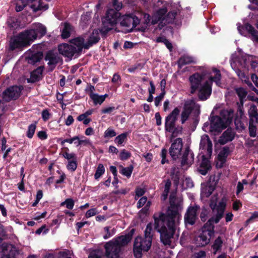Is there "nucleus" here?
Segmentation results:
<instances>
[{
    "instance_id": "1",
    "label": "nucleus",
    "mask_w": 258,
    "mask_h": 258,
    "mask_svg": "<svg viewBox=\"0 0 258 258\" xmlns=\"http://www.w3.org/2000/svg\"><path fill=\"white\" fill-rule=\"evenodd\" d=\"M181 202L171 204L167 214L160 213L155 214L154 228L160 233V239L164 245H170L177 228L181 219L180 213L182 210Z\"/></svg>"
},
{
    "instance_id": "2",
    "label": "nucleus",
    "mask_w": 258,
    "mask_h": 258,
    "mask_svg": "<svg viewBox=\"0 0 258 258\" xmlns=\"http://www.w3.org/2000/svg\"><path fill=\"white\" fill-rule=\"evenodd\" d=\"M46 33V27L40 23H36L32 28L20 33L12 38L10 47L12 50L22 46L30 45L37 38H41Z\"/></svg>"
},
{
    "instance_id": "3",
    "label": "nucleus",
    "mask_w": 258,
    "mask_h": 258,
    "mask_svg": "<svg viewBox=\"0 0 258 258\" xmlns=\"http://www.w3.org/2000/svg\"><path fill=\"white\" fill-rule=\"evenodd\" d=\"M217 196L212 197L210 200V207L212 210L213 216L204 224L201 228L202 231L207 232L208 234L213 236L214 234V223H218L224 216L226 206V200L222 198L217 205Z\"/></svg>"
},
{
    "instance_id": "4",
    "label": "nucleus",
    "mask_w": 258,
    "mask_h": 258,
    "mask_svg": "<svg viewBox=\"0 0 258 258\" xmlns=\"http://www.w3.org/2000/svg\"><path fill=\"white\" fill-rule=\"evenodd\" d=\"M189 81L190 85V93L194 94L198 89V97L200 100H206L211 95L212 86L208 81H206L203 84V76L199 73H195L190 76Z\"/></svg>"
},
{
    "instance_id": "5",
    "label": "nucleus",
    "mask_w": 258,
    "mask_h": 258,
    "mask_svg": "<svg viewBox=\"0 0 258 258\" xmlns=\"http://www.w3.org/2000/svg\"><path fill=\"white\" fill-rule=\"evenodd\" d=\"M220 115L211 117L210 132L219 133L225 128L232 121L234 111L231 109H223L221 111Z\"/></svg>"
},
{
    "instance_id": "6",
    "label": "nucleus",
    "mask_w": 258,
    "mask_h": 258,
    "mask_svg": "<svg viewBox=\"0 0 258 258\" xmlns=\"http://www.w3.org/2000/svg\"><path fill=\"white\" fill-rule=\"evenodd\" d=\"M113 7L116 11L113 9L108 10L105 16L102 19V26L100 32L105 34L112 29L117 23V21L120 17V14L118 12L122 8V4L118 2L117 0H113Z\"/></svg>"
},
{
    "instance_id": "7",
    "label": "nucleus",
    "mask_w": 258,
    "mask_h": 258,
    "mask_svg": "<svg viewBox=\"0 0 258 258\" xmlns=\"http://www.w3.org/2000/svg\"><path fill=\"white\" fill-rule=\"evenodd\" d=\"M131 240L130 235H121L107 242L104 246L107 258H118L122 247Z\"/></svg>"
},
{
    "instance_id": "8",
    "label": "nucleus",
    "mask_w": 258,
    "mask_h": 258,
    "mask_svg": "<svg viewBox=\"0 0 258 258\" xmlns=\"http://www.w3.org/2000/svg\"><path fill=\"white\" fill-rule=\"evenodd\" d=\"M178 10H172L169 12L166 15L167 10L166 8H163L158 10L151 19V23L155 24L159 21H161L162 24L165 25L168 23H173L179 24L175 21L176 16L177 15ZM144 17L147 19L146 23H149L151 21V17L149 14H145Z\"/></svg>"
},
{
    "instance_id": "9",
    "label": "nucleus",
    "mask_w": 258,
    "mask_h": 258,
    "mask_svg": "<svg viewBox=\"0 0 258 258\" xmlns=\"http://www.w3.org/2000/svg\"><path fill=\"white\" fill-rule=\"evenodd\" d=\"M152 241L145 237L138 236L135 239L134 253L136 258L142 257L143 251H148L151 248Z\"/></svg>"
},
{
    "instance_id": "10",
    "label": "nucleus",
    "mask_w": 258,
    "mask_h": 258,
    "mask_svg": "<svg viewBox=\"0 0 258 258\" xmlns=\"http://www.w3.org/2000/svg\"><path fill=\"white\" fill-rule=\"evenodd\" d=\"M193 110H195L199 114L200 113V105L194 101L190 100L186 101L184 105L183 110L181 113V122L182 124L187 120L189 115Z\"/></svg>"
},
{
    "instance_id": "11",
    "label": "nucleus",
    "mask_w": 258,
    "mask_h": 258,
    "mask_svg": "<svg viewBox=\"0 0 258 258\" xmlns=\"http://www.w3.org/2000/svg\"><path fill=\"white\" fill-rule=\"evenodd\" d=\"M120 24L126 28V31L130 32L140 22V19L133 14L126 15L120 18Z\"/></svg>"
},
{
    "instance_id": "12",
    "label": "nucleus",
    "mask_w": 258,
    "mask_h": 258,
    "mask_svg": "<svg viewBox=\"0 0 258 258\" xmlns=\"http://www.w3.org/2000/svg\"><path fill=\"white\" fill-rule=\"evenodd\" d=\"M200 208V206L196 204L188 208L184 217L186 226L187 225H193L195 223L198 218V214Z\"/></svg>"
},
{
    "instance_id": "13",
    "label": "nucleus",
    "mask_w": 258,
    "mask_h": 258,
    "mask_svg": "<svg viewBox=\"0 0 258 258\" xmlns=\"http://www.w3.org/2000/svg\"><path fill=\"white\" fill-rule=\"evenodd\" d=\"M180 113L178 107L175 108L173 111L166 117L165 129L166 131L172 133L175 128V122Z\"/></svg>"
},
{
    "instance_id": "14",
    "label": "nucleus",
    "mask_w": 258,
    "mask_h": 258,
    "mask_svg": "<svg viewBox=\"0 0 258 258\" xmlns=\"http://www.w3.org/2000/svg\"><path fill=\"white\" fill-rule=\"evenodd\" d=\"M238 62L241 68L245 70H248L250 67L253 69L258 68V60L251 55L247 54L242 55L238 58Z\"/></svg>"
},
{
    "instance_id": "15",
    "label": "nucleus",
    "mask_w": 258,
    "mask_h": 258,
    "mask_svg": "<svg viewBox=\"0 0 258 258\" xmlns=\"http://www.w3.org/2000/svg\"><path fill=\"white\" fill-rule=\"evenodd\" d=\"M18 250L11 244L4 243L0 246V258H16Z\"/></svg>"
},
{
    "instance_id": "16",
    "label": "nucleus",
    "mask_w": 258,
    "mask_h": 258,
    "mask_svg": "<svg viewBox=\"0 0 258 258\" xmlns=\"http://www.w3.org/2000/svg\"><path fill=\"white\" fill-rule=\"evenodd\" d=\"M212 143L207 135H203L201 137L200 150L201 153L206 154L208 157H211L212 153Z\"/></svg>"
},
{
    "instance_id": "17",
    "label": "nucleus",
    "mask_w": 258,
    "mask_h": 258,
    "mask_svg": "<svg viewBox=\"0 0 258 258\" xmlns=\"http://www.w3.org/2000/svg\"><path fill=\"white\" fill-rule=\"evenodd\" d=\"M22 90V87L17 86H12L3 92V99L6 101L15 100L20 96Z\"/></svg>"
},
{
    "instance_id": "18",
    "label": "nucleus",
    "mask_w": 258,
    "mask_h": 258,
    "mask_svg": "<svg viewBox=\"0 0 258 258\" xmlns=\"http://www.w3.org/2000/svg\"><path fill=\"white\" fill-rule=\"evenodd\" d=\"M237 29L239 33L243 36L248 34L251 35V39L258 42V31H257L251 25L246 24L244 26H240L237 24Z\"/></svg>"
},
{
    "instance_id": "19",
    "label": "nucleus",
    "mask_w": 258,
    "mask_h": 258,
    "mask_svg": "<svg viewBox=\"0 0 258 258\" xmlns=\"http://www.w3.org/2000/svg\"><path fill=\"white\" fill-rule=\"evenodd\" d=\"M183 147V142L181 138L175 139L169 148V153L173 160L177 159L181 154Z\"/></svg>"
},
{
    "instance_id": "20",
    "label": "nucleus",
    "mask_w": 258,
    "mask_h": 258,
    "mask_svg": "<svg viewBox=\"0 0 258 258\" xmlns=\"http://www.w3.org/2000/svg\"><path fill=\"white\" fill-rule=\"evenodd\" d=\"M206 232L201 230L198 235L195 237V243L197 246L202 247L209 243L213 236Z\"/></svg>"
},
{
    "instance_id": "21",
    "label": "nucleus",
    "mask_w": 258,
    "mask_h": 258,
    "mask_svg": "<svg viewBox=\"0 0 258 258\" xmlns=\"http://www.w3.org/2000/svg\"><path fill=\"white\" fill-rule=\"evenodd\" d=\"M45 59L48 61L47 64L51 71L53 70L56 64L61 60L58 54L52 51H49L46 53Z\"/></svg>"
},
{
    "instance_id": "22",
    "label": "nucleus",
    "mask_w": 258,
    "mask_h": 258,
    "mask_svg": "<svg viewBox=\"0 0 258 258\" xmlns=\"http://www.w3.org/2000/svg\"><path fill=\"white\" fill-rule=\"evenodd\" d=\"M58 49L60 54L70 58L77 53L74 46L66 43L59 45Z\"/></svg>"
},
{
    "instance_id": "23",
    "label": "nucleus",
    "mask_w": 258,
    "mask_h": 258,
    "mask_svg": "<svg viewBox=\"0 0 258 258\" xmlns=\"http://www.w3.org/2000/svg\"><path fill=\"white\" fill-rule=\"evenodd\" d=\"M194 160V155L192 152L188 148H186L182 157L181 165L183 166L189 167L193 163Z\"/></svg>"
},
{
    "instance_id": "24",
    "label": "nucleus",
    "mask_w": 258,
    "mask_h": 258,
    "mask_svg": "<svg viewBox=\"0 0 258 258\" xmlns=\"http://www.w3.org/2000/svg\"><path fill=\"white\" fill-rule=\"evenodd\" d=\"M235 132L231 128H228L220 137L219 142L224 145L228 142L231 141L234 138Z\"/></svg>"
},
{
    "instance_id": "25",
    "label": "nucleus",
    "mask_w": 258,
    "mask_h": 258,
    "mask_svg": "<svg viewBox=\"0 0 258 258\" xmlns=\"http://www.w3.org/2000/svg\"><path fill=\"white\" fill-rule=\"evenodd\" d=\"M234 69L235 70V73L238 76L239 78L241 79L242 81L244 82L251 90L254 91L256 93H258L257 90L253 86L252 84L250 82L248 77L245 74V73L240 70V69L239 68Z\"/></svg>"
},
{
    "instance_id": "26",
    "label": "nucleus",
    "mask_w": 258,
    "mask_h": 258,
    "mask_svg": "<svg viewBox=\"0 0 258 258\" xmlns=\"http://www.w3.org/2000/svg\"><path fill=\"white\" fill-rule=\"evenodd\" d=\"M202 157V161L199 169V171L201 174L205 175L207 173L208 171L211 169V166L209 161L207 158L209 157L206 155V154H203Z\"/></svg>"
},
{
    "instance_id": "27",
    "label": "nucleus",
    "mask_w": 258,
    "mask_h": 258,
    "mask_svg": "<svg viewBox=\"0 0 258 258\" xmlns=\"http://www.w3.org/2000/svg\"><path fill=\"white\" fill-rule=\"evenodd\" d=\"M100 39L99 31L98 30H94L90 35L88 41L85 43L84 48L88 49L92 45L96 43Z\"/></svg>"
},
{
    "instance_id": "28",
    "label": "nucleus",
    "mask_w": 258,
    "mask_h": 258,
    "mask_svg": "<svg viewBox=\"0 0 258 258\" xmlns=\"http://www.w3.org/2000/svg\"><path fill=\"white\" fill-rule=\"evenodd\" d=\"M71 43L73 45V46H75L77 53L81 51L85 45L84 39L81 37H78L71 40Z\"/></svg>"
},
{
    "instance_id": "29",
    "label": "nucleus",
    "mask_w": 258,
    "mask_h": 258,
    "mask_svg": "<svg viewBox=\"0 0 258 258\" xmlns=\"http://www.w3.org/2000/svg\"><path fill=\"white\" fill-rule=\"evenodd\" d=\"M249 122H258V112L255 105H251L248 110Z\"/></svg>"
},
{
    "instance_id": "30",
    "label": "nucleus",
    "mask_w": 258,
    "mask_h": 258,
    "mask_svg": "<svg viewBox=\"0 0 258 258\" xmlns=\"http://www.w3.org/2000/svg\"><path fill=\"white\" fill-rule=\"evenodd\" d=\"M43 68L42 67H38L33 71L31 74L30 80L32 82H35L40 80L42 77V73Z\"/></svg>"
},
{
    "instance_id": "31",
    "label": "nucleus",
    "mask_w": 258,
    "mask_h": 258,
    "mask_svg": "<svg viewBox=\"0 0 258 258\" xmlns=\"http://www.w3.org/2000/svg\"><path fill=\"white\" fill-rule=\"evenodd\" d=\"M196 62V60L194 57L187 55H184L179 58L178 64L180 67H181L187 64Z\"/></svg>"
},
{
    "instance_id": "32",
    "label": "nucleus",
    "mask_w": 258,
    "mask_h": 258,
    "mask_svg": "<svg viewBox=\"0 0 258 258\" xmlns=\"http://www.w3.org/2000/svg\"><path fill=\"white\" fill-rule=\"evenodd\" d=\"M212 71L214 75L210 78V81L208 82L211 84V86H212V82H214L217 86H220L221 85L220 81L221 78L220 72L219 70L215 68L212 70Z\"/></svg>"
},
{
    "instance_id": "33",
    "label": "nucleus",
    "mask_w": 258,
    "mask_h": 258,
    "mask_svg": "<svg viewBox=\"0 0 258 258\" xmlns=\"http://www.w3.org/2000/svg\"><path fill=\"white\" fill-rule=\"evenodd\" d=\"M154 233V225L152 223L147 224L144 231V237L152 242Z\"/></svg>"
},
{
    "instance_id": "34",
    "label": "nucleus",
    "mask_w": 258,
    "mask_h": 258,
    "mask_svg": "<svg viewBox=\"0 0 258 258\" xmlns=\"http://www.w3.org/2000/svg\"><path fill=\"white\" fill-rule=\"evenodd\" d=\"M90 98L93 101L95 105L97 104H101L105 100V98L108 96L107 94L103 95H99L98 94H92Z\"/></svg>"
},
{
    "instance_id": "35",
    "label": "nucleus",
    "mask_w": 258,
    "mask_h": 258,
    "mask_svg": "<svg viewBox=\"0 0 258 258\" xmlns=\"http://www.w3.org/2000/svg\"><path fill=\"white\" fill-rule=\"evenodd\" d=\"M214 190L212 185H203L202 187L201 195L203 197H209Z\"/></svg>"
},
{
    "instance_id": "36",
    "label": "nucleus",
    "mask_w": 258,
    "mask_h": 258,
    "mask_svg": "<svg viewBox=\"0 0 258 258\" xmlns=\"http://www.w3.org/2000/svg\"><path fill=\"white\" fill-rule=\"evenodd\" d=\"M72 28L71 25L66 23L64 24V27L62 30L61 37L63 38H67L70 36Z\"/></svg>"
},
{
    "instance_id": "37",
    "label": "nucleus",
    "mask_w": 258,
    "mask_h": 258,
    "mask_svg": "<svg viewBox=\"0 0 258 258\" xmlns=\"http://www.w3.org/2000/svg\"><path fill=\"white\" fill-rule=\"evenodd\" d=\"M171 176L174 183L178 184L179 180V172L178 168L176 167L172 168L171 172Z\"/></svg>"
},
{
    "instance_id": "38",
    "label": "nucleus",
    "mask_w": 258,
    "mask_h": 258,
    "mask_svg": "<svg viewBox=\"0 0 258 258\" xmlns=\"http://www.w3.org/2000/svg\"><path fill=\"white\" fill-rule=\"evenodd\" d=\"M120 172L121 174L128 178L131 177L134 169V167L132 165H130L127 167L120 166Z\"/></svg>"
},
{
    "instance_id": "39",
    "label": "nucleus",
    "mask_w": 258,
    "mask_h": 258,
    "mask_svg": "<svg viewBox=\"0 0 258 258\" xmlns=\"http://www.w3.org/2000/svg\"><path fill=\"white\" fill-rule=\"evenodd\" d=\"M105 172V168L103 164H98L94 174L95 179H98Z\"/></svg>"
},
{
    "instance_id": "40",
    "label": "nucleus",
    "mask_w": 258,
    "mask_h": 258,
    "mask_svg": "<svg viewBox=\"0 0 258 258\" xmlns=\"http://www.w3.org/2000/svg\"><path fill=\"white\" fill-rule=\"evenodd\" d=\"M222 243L223 241L221 239V237L220 236L218 237L215 240L214 242L212 245V247L213 249L215 250L214 253H216V252L221 248Z\"/></svg>"
},
{
    "instance_id": "41",
    "label": "nucleus",
    "mask_w": 258,
    "mask_h": 258,
    "mask_svg": "<svg viewBox=\"0 0 258 258\" xmlns=\"http://www.w3.org/2000/svg\"><path fill=\"white\" fill-rule=\"evenodd\" d=\"M43 57L42 53L38 52L35 53L31 55L30 58V61L31 63H36L39 61Z\"/></svg>"
},
{
    "instance_id": "42",
    "label": "nucleus",
    "mask_w": 258,
    "mask_h": 258,
    "mask_svg": "<svg viewBox=\"0 0 258 258\" xmlns=\"http://www.w3.org/2000/svg\"><path fill=\"white\" fill-rule=\"evenodd\" d=\"M77 141H78V144L77 145V146L81 145L88 146L92 145L91 141L84 136H82L81 138L78 137V139H77Z\"/></svg>"
},
{
    "instance_id": "43",
    "label": "nucleus",
    "mask_w": 258,
    "mask_h": 258,
    "mask_svg": "<svg viewBox=\"0 0 258 258\" xmlns=\"http://www.w3.org/2000/svg\"><path fill=\"white\" fill-rule=\"evenodd\" d=\"M236 92L239 97L241 104H243L242 100L244 99L247 95V92L243 88H239L236 89Z\"/></svg>"
},
{
    "instance_id": "44",
    "label": "nucleus",
    "mask_w": 258,
    "mask_h": 258,
    "mask_svg": "<svg viewBox=\"0 0 258 258\" xmlns=\"http://www.w3.org/2000/svg\"><path fill=\"white\" fill-rule=\"evenodd\" d=\"M127 136V133H124L117 136L114 140L115 143L117 144L118 145H121L126 139Z\"/></svg>"
},
{
    "instance_id": "45",
    "label": "nucleus",
    "mask_w": 258,
    "mask_h": 258,
    "mask_svg": "<svg viewBox=\"0 0 258 258\" xmlns=\"http://www.w3.org/2000/svg\"><path fill=\"white\" fill-rule=\"evenodd\" d=\"M36 128V123H32L28 126V131L27 132V136L29 139H31L35 132Z\"/></svg>"
},
{
    "instance_id": "46",
    "label": "nucleus",
    "mask_w": 258,
    "mask_h": 258,
    "mask_svg": "<svg viewBox=\"0 0 258 258\" xmlns=\"http://www.w3.org/2000/svg\"><path fill=\"white\" fill-rule=\"evenodd\" d=\"M66 206V207L69 209H72L74 206V201L72 199H67L64 202L61 203L60 206Z\"/></svg>"
},
{
    "instance_id": "47",
    "label": "nucleus",
    "mask_w": 258,
    "mask_h": 258,
    "mask_svg": "<svg viewBox=\"0 0 258 258\" xmlns=\"http://www.w3.org/2000/svg\"><path fill=\"white\" fill-rule=\"evenodd\" d=\"M248 184V182L246 179H243L241 181H239L237 183L236 187V194L238 195L240 193L243 189V185Z\"/></svg>"
},
{
    "instance_id": "48",
    "label": "nucleus",
    "mask_w": 258,
    "mask_h": 258,
    "mask_svg": "<svg viewBox=\"0 0 258 258\" xmlns=\"http://www.w3.org/2000/svg\"><path fill=\"white\" fill-rule=\"evenodd\" d=\"M116 133L115 131L112 128H108L104 133V137L105 138H111L115 137Z\"/></svg>"
},
{
    "instance_id": "49",
    "label": "nucleus",
    "mask_w": 258,
    "mask_h": 258,
    "mask_svg": "<svg viewBox=\"0 0 258 258\" xmlns=\"http://www.w3.org/2000/svg\"><path fill=\"white\" fill-rule=\"evenodd\" d=\"M254 122H249V136L251 137H255L256 136V127L255 125L253 124Z\"/></svg>"
},
{
    "instance_id": "50",
    "label": "nucleus",
    "mask_w": 258,
    "mask_h": 258,
    "mask_svg": "<svg viewBox=\"0 0 258 258\" xmlns=\"http://www.w3.org/2000/svg\"><path fill=\"white\" fill-rule=\"evenodd\" d=\"M104 230L106 232L105 235L103 236V238L105 239H107L111 237L115 233V230L114 228L110 231L109 227L107 226L104 228Z\"/></svg>"
},
{
    "instance_id": "51",
    "label": "nucleus",
    "mask_w": 258,
    "mask_h": 258,
    "mask_svg": "<svg viewBox=\"0 0 258 258\" xmlns=\"http://www.w3.org/2000/svg\"><path fill=\"white\" fill-rule=\"evenodd\" d=\"M77 167V163L76 160L69 161L67 165V169L72 172L75 171Z\"/></svg>"
},
{
    "instance_id": "52",
    "label": "nucleus",
    "mask_w": 258,
    "mask_h": 258,
    "mask_svg": "<svg viewBox=\"0 0 258 258\" xmlns=\"http://www.w3.org/2000/svg\"><path fill=\"white\" fill-rule=\"evenodd\" d=\"M131 156V153L125 149L121 150L119 154V158L121 160H126Z\"/></svg>"
},
{
    "instance_id": "53",
    "label": "nucleus",
    "mask_w": 258,
    "mask_h": 258,
    "mask_svg": "<svg viewBox=\"0 0 258 258\" xmlns=\"http://www.w3.org/2000/svg\"><path fill=\"white\" fill-rule=\"evenodd\" d=\"M62 156L65 159L68 160H70L71 159L72 160H76V155L74 153H70L66 151L62 154Z\"/></svg>"
},
{
    "instance_id": "54",
    "label": "nucleus",
    "mask_w": 258,
    "mask_h": 258,
    "mask_svg": "<svg viewBox=\"0 0 258 258\" xmlns=\"http://www.w3.org/2000/svg\"><path fill=\"white\" fill-rule=\"evenodd\" d=\"M167 154V151L165 149H162L161 153V157L162 158L161 164H164L165 163L168 162L166 159V156Z\"/></svg>"
},
{
    "instance_id": "55",
    "label": "nucleus",
    "mask_w": 258,
    "mask_h": 258,
    "mask_svg": "<svg viewBox=\"0 0 258 258\" xmlns=\"http://www.w3.org/2000/svg\"><path fill=\"white\" fill-rule=\"evenodd\" d=\"M148 201H147V198L146 197L141 198L137 203V208L138 209L141 208L144 205H146Z\"/></svg>"
},
{
    "instance_id": "56",
    "label": "nucleus",
    "mask_w": 258,
    "mask_h": 258,
    "mask_svg": "<svg viewBox=\"0 0 258 258\" xmlns=\"http://www.w3.org/2000/svg\"><path fill=\"white\" fill-rule=\"evenodd\" d=\"M78 139V136H76L70 139H66L61 141L60 144L62 146H63L65 143H68L70 144H72L75 141Z\"/></svg>"
},
{
    "instance_id": "57",
    "label": "nucleus",
    "mask_w": 258,
    "mask_h": 258,
    "mask_svg": "<svg viewBox=\"0 0 258 258\" xmlns=\"http://www.w3.org/2000/svg\"><path fill=\"white\" fill-rule=\"evenodd\" d=\"M100 252L99 250H93L90 252L89 258H100Z\"/></svg>"
},
{
    "instance_id": "58",
    "label": "nucleus",
    "mask_w": 258,
    "mask_h": 258,
    "mask_svg": "<svg viewBox=\"0 0 258 258\" xmlns=\"http://www.w3.org/2000/svg\"><path fill=\"white\" fill-rule=\"evenodd\" d=\"M206 252L205 251L201 250L198 252L195 253L192 258H205L206 257Z\"/></svg>"
},
{
    "instance_id": "59",
    "label": "nucleus",
    "mask_w": 258,
    "mask_h": 258,
    "mask_svg": "<svg viewBox=\"0 0 258 258\" xmlns=\"http://www.w3.org/2000/svg\"><path fill=\"white\" fill-rule=\"evenodd\" d=\"M151 205V202L148 201L145 206L140 211V213H143L145 215L147 214Z\"/></svg>"
},
{
    "instance_id": "60",
    "label": "nucleus",
    "mask_w": 258,
    "mask_h": 258,
    "mask_svg": "<svg viewBox=\"0 0 258 258\" xmlns=\"http://www.w3.org/2000/svg\"><path fill=\"white\" fill-rule=\"evenodd\" d=\"M258 218V211H255L252 213L251 216L248 219L245 223L246 224L248 225L250 222H251L253 219Z\"/></svg>"
},
{
    "instance_id": "61",
    "label": "nucleus",
    "mask_w": 258,
    "mask_h": 258,
    "mask_svg": "<svg viewBox=\"0 0 258 258\" xmlns=\"http://www.w3.org/2000/svg\"><path fill=\"white\" fill-rule=\"evenodd\" d=\"M96 213L97 210L96 209H91L87 211L86 213V217L87 218H89L95 215Z\"/></svg>"
},
{
    "instance_id": "62",
    "label": "nucleus",
    "mask_w": 258,
    "mask_h": 258,
    "mask_svg": "<svg viewBox=\"0 0 258 258\" xmlns=\"http://www.w3.org/2000/svg\"><path fill=\"white\" fill-rule=\"evenodd\" d=\"M114 107H108L105 108H103L101 110V113H110L112 112H113L115 110Z\"/></svg>"
},
{
    "instance_id": "63",
    "label": "nucleus",
    "mask_w": 258,
    "mask_h": 258,
    "mask_svg": "<svg viewBox=\"0 0 258 258\" xmlns=\"http://www.w3.org/2000/svg\"><path fill=\"white\" fill-rule=\"evenodd\" d=\"M145 192V190L144 188L138 187L136 190V196L140 197L142 196Z\"/></svg>"
},
{
    "instance_id": "64",
    "label": "nucleus",
    "mask_w": 258,
    "mask_h": 258,
    "mask_svg": "<svg viewBox=\"0 0 258 258\" xmlns=\"http://www.w3.org/2000/svg\"><path fill=\"white\" fill-rule=\"evenodd\" d=\"M233 218V214L231 212H228L225 214V221L228 223L231 221Z\"/></svg>"
}]
</instances>
